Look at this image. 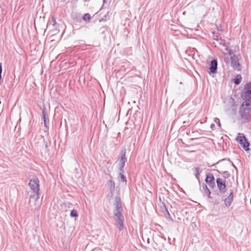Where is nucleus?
Listing matches in <instances>:
<instances>
[{"instance_id": "0eeeda50", "label": "nucleus", "mask_w": 251, "mask_h": 251, "mask_svg": "<svg viewBox=\"0 0 251 251\" xmlns=\"http://www.w3.org/2000/svg\"><path fill=\"white\" fill-rule=\"evenodd\" d=\"M217 68V62L215 60H212L211 61L210 67V71L212 73H214L216 72Z\"/></svg>"}, {"instance_id": "4468645a", "label": "nucleus", "mask_w": 251, "mask_h": 251, "mask_svg": "<svg viewBox=\"0 0 251 251\" xmlns=\"http://www.w3.org/2000/svg\"><path fill=\"white\" fill-rule=\"evenodd\" d=\"M195 172H196V176L197 178H198L199 176V175H200V171H199V168H195Z\"/></svg>"}, {"instance_id": "a211bd4d", "label": "nucleus", "mask_w": 251, "mask_h": 251, "mask_svg": "<svg viewBox=\"0 0 251 251\" xmlns=\"http://www.w3.org/2000/svg\"><path fill=\"white\" fill-rule=\"evenodd\" d=\"M54 24H56V21L54 19H53Z\"/></svg>"}, {"instance_id": "6e6552de", "label": "nucleus", "mask_w": 251, "mask_h": 251, "mask_svg": "<svg viewBox=\"0 0 251 251\" xmlns=\"http://www.w3.org/2000/svg\"><path fill=\"white\" fill-rule=\"evenodd\" d=\"M205 180L207 183H208L210 184H213L214 183V177L213 175L210 174L207 175Z\"/></svg>"}, {"instance_id": "dca6fc26", "label": "nucleus", "mask_w": 251, "mask_h": 251, "mask_svg": "<svg viewBox=\"0 0 251 251\" xmlns=\"http://www.w3.org/2000/svg\"><path fill=\"white\" fill-rule=\"evenodd\" d=\"M205 188H206V194L208 195L209 198H210V192L209 190L207 189L206 186H205Z\"/></svg>"}, {"instance_id": "7ed1b4c3", "label": "nucleus", "mask_w": 251, "mask_h": 251, "mask_svg": "<svg viewBox=\"0 0 251 251\" xmlns=\"http://www.w3.org/2000/svg\"><path fill=\"white\" fill-rule=\"evenodd\" d=\"M236 140L245 151H249L250 150V143L243 134L239 133L237 137Z\"/></svg>"}, {"instance_id": "f8f14e48", "label": "nucleus", "mask_w": 251, "mask_h": 251, "mask_svg": "<svg viewBox=\"0 0 251 251\" xmlns=\"http://www.w3.org/2000/svg\"><path fill=\"white\" fill-rule=\"evenodd\" d=\"M91 17L88 13L85 14L83 17V20L86 22H88L91 19Z\"/></svg>"}, {"instance_id": "ddd939ff", "label": "nucleus", "mask_w": 251, "mask_h": 251, "mask_svg": "<svg viewBox=\"0 0 251 251\" xmlns=\"http://www.w3.org/2000/svg\"><path fill=\"white\" fill-rule=\"evenodd\" d=\"M70 215L71 217H76L77 216V211L75 209L71 211Z\"/></svg>"}, {"instance_id": "2eb2a0df", "label": "nucleus", "mask_w": 251, "mask_h": 251, "mask_svg": "<svg viewBox=\"0 0 251 251\" xmlns=\"http://www.w3.org/2000/svg\"><path fill=\"white\" fill-rule=\"evenodd\" d=\"M214 121H215V122L216 124H218V126H221V123H220V120H219V119H218V118H215V119Z\"/></svg>"}, {"instance_id": "9b49d317", "label": "nucleus", "mask_w": 251, "mask_h": 251, "mask_svg": "<svg viewBox=\"0 0 251 251\" xmlns=\"http://www.w3.org/2000/svg\"><path fill=\"white\" fill-rule=\"evenodd\" d=\"M43 118H44V124H45V126H47V123L49 121V120H48V121H47V114L45 110L43 111Z\"/></svg>"}, {"instance_id": "f3484780", "label": "nucleus", "mask_w": 251, "mask_h": 251, "mask_svg": "<svg viewBox=\"0 0 251 251\" xmlns=\"http://www.w3.org/2000/svg\"><path fill=\"white\" fill-rule=\"evenodd\" d=\"M1 72H2L1 66L0 65V79H1Z\"/></svg>"}, {"instance_id": "1a4fd4ad", "label": "nucleus", "mask_w": 251, "mask_h": 251, "mask_svg": "<svg viewBox=\"0 0 251 251\" xmlns=\"http://www.w3.org/2000/svg\"><path fill=\"white\" fill-rule=\"evenodd\" d=\"M232 198H233V196H232V194L231 193L230 196H229V197L228 198H226L225 201V204L226 205V206H229L230 205V203H231L232 202Z\"/></svg>"}, {"instance_id": "20e7f679", "label": "nucleus", "mask_w": 251, "mask_h": 251, "mask_svg": "<svg viewBox=\"0 0 251 251\" xmlns=\"http://www.w3.org/2000/svg\"><path fill=\"white\" fill-rule=\"evenodd\" d=\"M231 66L235 70H240V64L238 62V58L236 56H233L231 57Z\"/></svg>"}, {"instance_id": "f257e3e1", "label": "nucleus", "mask_w": 251, "mask_h": 251, "mask_svg": "<svg viewBox=\"0 0 251 251\" xmlns=\"http://www.w3.org/2000/svg\"><path fill=\"white\" fill-rule=\"evenodd\" d=\"M241 96L245 101L240 108V114L242 118L249 119L251 116V82L245 86Z\"/></svg>"}, {"instance_id": "9d476101", "label": "nucleus", "mask_w": 251, "mask_h": 251, "mask_svg": "<svg viewBox=\"0 0 251 251\" xmlns=\"http://www.w3.org/2000/svg\"><path fill=\"white\" fill-rule=\"evenodd\" d=\"M242 80V77L241 75H236V78L234 79V82L235 84H239Z\"/></svg>"}, {"instance_id": "423d86ee", "label": "nucleus", "mask_w": 251, "mask_h": 251, "mask_svg": "<svg viewBox=\"0 0 251 251\" xmlns=\"http://www.w3.org/2000/svg\"><path fill=\"white\" fill-rule=\"evenodd\" d=\"M216 181L219 189L220 190H225L226 187L225 181L220 178H217Z\"/></svg>"}, {"instance_id": "39448f33", "label": "nucleus", "mask_w": 251, "mask_h": 251, "mask_svg": "<svg viewBox=\"0 0 251 251\" xmlns=\"http://www.w3.org/2000/svg\"><path fill=\"white\" fill-rule=\"evenodd\" d=\"M120 210V208H118V211L116 214H115V216L117 218V222L120 225V228L121 229L123 228V217L122 216L121 212L119 211Z\"/></svg>"}, {"instance_id": "f03ea898", "label": "nucleus", "mask_w": 251, "mask_h": 251, "mask_svg": "<svg viewBox=\"0 0 251 251\" xmlns=\"http://www.w3.org/2000/svg\"><path fill=\"white\" fill-rule=\"evenodd\" d=\"M29 186L31 189L30 197L35 196L38 198L39 191V180L38 178H34L30 180L29 183Z\"/></svg>"}]
</instances>
